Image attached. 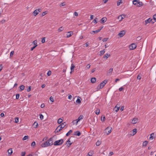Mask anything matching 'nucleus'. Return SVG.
Masks as SVG:
<instances>
[{
  "label": "nucleus",
  "instance_id": "obj_40",
  "mask_svg": "<svg viewBox=\"0 0 156 156\" xmlns=\"http://www.w3.org/2000/svg\"><path fill=\"white\" fill-rule=\"evenodd\" d=\"M101 144V142L100 141H98L96 143V145L97 146H99Z\"/></svg>",
  "mask_w": 156,
  "mask_h": 156
},
{
  "label": "nucleus",
  "instance_id": "obj_29",
  "mask_svg": "<svg viewBox=\"0 0 156 156\" xmlns=\"http://www.w3.org/2000/svg\"><path fill=\"white\" fill-rule=\"evenodd\" d=\"M61 130L59 128V127H57L56 129L55 130V133H58Z\"/></svg>",
  "mask_w": 156,
  "mask_h": 156
},
{
  "label": "nucleus",
  "instance_id": "obj_51",
  "mask_svg": "<svg viewBox=\"0 0 156 156\" xmlns=\"http://www.w3.org/2000/svg\"><path fill=\"white\" fill-rule=\"evenodd\" d=\"M26 152L25 151L22 152L21 153V155L22 156H24L25 155Z\"/></svg>",
  "mask_w": 156,
  "mask_h": 156
},
{
  "label": "nucleus",
  "instance_id": "obj_6",
  "mask_svg": "<svg viewBox=\"0 0 156 156\" xmlns=\"http://www.w3.org/2000/svg\"><path fill=\"white\" fill-rule=\"evenodd\" d=\"M41 9H36L33 12L34 15V16H36L39 13L41 12Z\"/></svg>",
  "mask_w": 156,
  "mask_h": 156
},
{
  "label": "nucleus",
  "instance_id": "obj_20",
  "mask_svg": "<svg viewBox=\"0 0 156 156\" xmlns=\"http://www.w3.org/2000/svg\"><path fill=\"white\" fill-rule=\"evenodd\" d=\"M101 30V29H99L97 30L92 31V32H90V33L91 34H92V32L94 33L95 34H96L97 33L100 32Z\"/></svg>",
  "mask_w": 156,
  "mask_h": 156
},
{
  "label": "nucleus",
  "instance_id": "obj_37",
  "mask_svg": "<svg viewBox=\"0 0 156 156\" xmlns=\"http://www.w3.org/2000/svg\"><path fill=\"white\" fill-rule=\"evenodd\" d=\"M105 116H102L101 117V120L102 122H104L105 120Z\"/></svg>",
  "mask_w": 156,
  "mask_h": 156
},
{
  "label": "nucleus",
  "instance_id": "obj_43",
  "mask_svg": "<svg viewBox=\"0 0 156 156\" xmlns=\"http://www.w3.org/2000/svg\"><path fill=\"white\" fill-rule=\"evenodd\" d=\"M50 100L52 102H53L54 101L53 98L52 96L50 97Z\"/></svg>",
  "mask_w": 156,
  "mask_h": 156
},
{
  "label": "nucleus",
  "instance_id": "obj_54",
  "mask_svg": "<svg viewBox=\"0 0 156 156\" xmlns=\"http://www.w3.org/2000/svg\"><path fill=\"white\" fill-rule=\"evenodd\" d=\"M14 53V52L13 51H11L10 53V56L11 57H12V56L13 55Z\"/></svg>",
  "mask_w": 156,
  "mask_h": 156
},
{
  "label": "nucleus",
  "instance_id": "obj_41",
  "mask_svg": "<svg viewBox=\"0 0 156 156\" xmlns=\"http://www.w3.org/2000/svg\"><path fill=\"white\" fill-rule=\"evenodd\" d=\"M51 71L50 70H49L48 71V72L47 73V75L48 76H49L51 75Z\"/></svg>",
  "mask_w": 156,
  "mask_h": 156
},
{
  "label": "nucleus",
  "instance_id": "obj_55",
  "mask_svg": "<svg viewBox=\"0 0 156 156\" xmlns=\"http://www.w3.org/2000/svg\"><path fill=\"white\" fill-rule=\"evenodd\" d=\"M108 39V38H104L102 41L103 42H106V41Z\"/></svg>",
  "mask_w": 156,
  "mask_h": 156
},
{
  "label": "nucleus",
  "instance_id": "obj_18",
  "mask_svg": "<svg viewBox=\"0 0 156 156\" xmlns=\"http://www.w3.org/2000/svg\"><path fill=\"white\" fill-rule=\"evenodd\" d=\"M137 129H134L132 130V134H131V136L134 135L136 133Z\"/></svg>",
  "mask_w": 156,
  "mask_h": 156
},
{
  "label": "nucleus",
  "instance_id": "obj_45",
  "mask_svg": "<svg viewBox=\"0 0 156 156\" xmlns=\"http://www.w3.org/2000/svg\"><path fill=\"white\" fill-rule=\"evenodd\" d=\"M45 38L44 37H43L41 40V42L42 43H44L45 42Z\"/></svg>",
  "mask_w": 156,
  "mask_h": 156
},
{
  "label": "nucleus",
  "instance_id": "obj_21",
  "mask_svg": "<svg viewBox=\"0 0 156 156\" xmlns=\"http://www.w3.org/2000/svg\"><path fill=\"white\" fill-rule=\"evenodd\" d=\"M34 128H37L38 126V123L37 122H35L33 124Z\"/></svg>",
  "mask_w": 156,
  "mask_h": 156
},
{
  "label": "nucleus",
  "instance_id": "obj_26",
  "mask_svg": "<svg viewBox=\"0 0 156 156\" xmlns=\"http://www.w3.org/2000/svg\"><path fill=\"white\" fill-rule=\"evenodd\" d=\"M113 69L112 68L110 69L108 71V74L110 75L111 74L112 72Z\"/></svg>",
  "mask_w": 156,
  "mask_h": 156
},
{
  "label": "nucleus",
  "instance_id": "obj_34",
  "mask_svg": "<svg viewBox=\"0 0 156 156\" xmlns=\"http://www.w3.org/2000/svg\"><path fill=\"white\" fill-rule=\"evenodd\" d=\"M62 121H63V120H62V119H61V118H59L58 120V124H60L61 123H62Z\"/></svg>",
  "mask_w": 156,
  "mask_h": 156
},
{
  "label": "nucleus",
  "instance_id": "obj_2",
  "mask_svg": "<svg viewBox=\"0 0 156 156\" xmlns=\"http://www.w3.org/2000/svg\"><path fill=\"white\" fill-rule=\"evenodd\" d=\"M63 139L55 141L54 143L55 146H58L61 145L63 143Z\"/></svg>",
  "mask_w": 156,
  "mask_h": 156
},
{
  "label": "nucleus",
  "instance_id": "obj_9",
  "mask_svg": "<svg viewBox=\"0 0 156 156\" xmlns=\"http://www.w3.org/2000/svg\"><path fill=\"white\" fill-rule=\"evenodd\" d=\"M73 34V32L72 31L68 32L67 33V37H70Z\"/></svg>",
  "mask_w": 156,
  "mask_h": 156
},
{
  "label": "nucleus",
  "instance_id": "obj_47",
  "mask_svg": "<svg viewBox=\"0 0 156 156\" xmlns=\"http://www.w3.org/2000/svg\"><path fill=\"white\" fill-rule=\"evenodd\" d=\"M19 97H20V94H16V99H19Z\"/></svg>",
  "mask_w": 156,
  "mask_h": 156
},
{
  "label": "nucleus",
  "instance_id": "obj_59",
  "mask_svg": "<svg viewBox=\"0 0 156 156\" xmlns=\"http://www.w3.org/2000/svg\"><path fill=\"white\" fill-rule=\"evenodd\" d=\"M5 22V20H3L0 21V22L2 24L4 23Z\"/></svg>",
  "mask_w": 156,
  "mask_h": 156
},
{
  "label": "nucleus",
  "instance_id": "obj_50",
  "mask_svg": "<svg viewBox=\"0 0 156 156\" xmlns=\"http://www.w3.org/2000/svg\"><path fill=\"white\" fill-rule=\"evenodd\" d=\"M19 122V118L16 117L15 119V122L16 123H18Z\"/></svg>",
  "mask_w": 156,
  "mask_h": 156
},
{
  "label": "nucleus",
  "instance_id": "obj_35",
  "mask_svg": "<svg viewBox=\"0 0 156 156\" xmlns=\"http://www.w3.org/2000/svg\"><path fill=\"white\" fill-rule=\"evenodd\" d=\"M76 121H77V119L74 120L73 121L72 123L73 124H75L76 125L78 122H76Z\"/></svg>",
  "mask_w": 156,
  "mask_h": 156
},
{
  "label": "nucleus",
  "instance_id": "obj_38",
  "mask_svg": "<svg viewBox=\"0 0 156 156\" xmlns=\"http://www.w3.org/2000/svg\"><path fill=\"white\" fill-rule=\"evenodd\" d=\"M138 6L140 7L143 5V3L142 2H138Z\"/></svg>",
  "mask_w": 156,
  "mask_h": 156
},
{
  "label": "nucleus",
  "instance_id": "obj_16",
  "mask_svg": "<svg viewBox=\"0 0 156 156\" xmlns=\"http://www.w3.org/2000/svg\"><path fill=\"white\" fill-rule=\"evenodd\" d=\"M8 155H11L12 153V148L9 149L8 151Z\"/></svg>",
  "mask_w": 156,
  "mask_h": 156
},
{
  "label": "nucleus",
  "instance_id": "obj_52",
  "mask_svg": "<svg viewBox=\"0 0 156 156\" xmlns=\"http://www.w3.org/2000/svg\"><path fill=\"white\" fill-rule=\"evenodd\" d=\"M28 136H25L23 138V140H26L28 139Z\"/></svg>",
  "mask_w": 156,
  "mask_h": 156
},
{
  "label": "nucleus",
  "instance_id": "obj_36",
  "mask_svg": "<svg viewBox=\"0 0 156 156\" xmlns=\"http://www.w3.org/2000/svg\"><path fill=\"white\" fill-rule=\"evenodd\" d=\"M76 102L78 104H80L81 102V101L80 99L79 98H78L76 101Z\"/></svg>",
  "mask_w": 156,
  "mask_h": 156
},
{
  "label": "nucleus",
  "instance_id": "obj_58",
  "mask_svg": "<svg viewBox=\"0 0 156 156\" xmlns=\"http://www.w3.org/2000/svg\"><path fill=\"white\" fill-rule=\"evenodd\" d=\"M74 15H75L76 16H78V13L76 12H74Z\"/></svg>",
  "mask_w": 156,
  "mask_h": 156
},
{
  "label": "nucleus",
  "instance_id": "obj_30",
  "mask_svg": "<svg viewBox=\"0 0 156 156\" xmlns=\"http://www.w3.org/2000/svg\"><path fill=\"white\" fill-rule=\"evenodd\" d=\"M72 130H70L66 134V135L67 136H69L70 134L72 133Z\"/></svg>",
  "mask_w": 156,
  "mask_h": 156
},
{
  "label": "nucleus",
  "instance_id": "obj_63",
  "mask_svg": "<svg viewBox=\"0 0 156 156\" xmlns=\"http://www.w3.org/2000/svg\"><path fill=\"white\" fill-rule=\"evenodd\" d=\"M37 46V45H35V46L32 48H31V51H33L34 50V49Z\"/></svg>",
  "mask_w": 156,
  "mask_h": 156
},
{
  "label": "nucleus",
  "instance_id": "obj_39",
  "mask_svg": "<svg viewBox=\"0 0 156 156\" xmlns=\"http://www.w3.org/2000/svg\"><path fill=\"white\" fill-rule=\"evenodd\" d=\"M153 19L154 20V22H156V14L154 15L153 17Z\"/></svg>",
  "mask_w": 156,
  "mask_h": 156
},
{
  "label": "nucleus",
  "instance_id": "obj_12",
  "mask_svg": "<svg viewBox=\"0 0 156 156\" xmlns=\"http://www.w3.org/2000/svg\"><path fill=\"white\" fill-rule=\"evenodd\" d=\"M138 119L137 118H134L132 120V123L135 124L138 121Z\"/></svg>",
  "mask_w": 156,
  "mask_h": 156
},
{
  "label": "nucleus",
  "instance_id": "obj_3",
  "mask_svg": "<svg viewBox=\"0 0 156 156\" xmlns=\"http://www.w3.org/2000/svg\"><path fill=\"white\" fill-rule=\"evenodd\" d=\"M107 82V80H104L102 82L100 83L98 87H98H99V89H102L105 86Z\"/></svg>",
  "mask_w": 156,
  "mask_h": 156
},
{
  "label": "nucleus",
  "instance_id": "obj_5",
  "mask_svg": "<svg viewBox=\"0 0 156 156\" xmlns=\"http://www.w3.org/2000/svg\"><path fill=\"white\" fill-rule=\"evenodd\" d=\"M137 47V45L136 44L132 43L129 45V50H133L135 49Z\"/></svg>",
  "mask_w": 156,
  "mask_h": 156
},
{
  "label": "nucleus",
  "instance_id": "obj_1",
  "mask_svg": "<svg viewBox=\"0 0 156 156\" xmlns=\"http://www.w3.org/2000/svg\"><path fill=\"white\" fill-rule=\"evenodd\" d=\"M52 138H50L48 140L42 144L41 146L42 147H45L51 146L53 144Z\"/></svg>",
  "mask_w": 156,
  "mask_h": 156
},
{
  "label": "nucleus",
  "instance_id": "obj_14",
  "mask_svg": "<svg viewBox=\"0 0 156 156\" xmlns=\"http://www.w3.org/2000/svg\"><path fill=\"white\" fill-rule=\"evenodd\" d=\"M74 135L78 136H80L81 135V133L79 131H76L74 133Z\"/></svg>",
  "mask_w": 156,
  "mask_h": 156
},
{
  "label": "nucleus",
  "instance_id": "obj_10",
  "mask_svg": "<svg viewBox=\"0 0 156 156\" xmlns=\"http://www.w3.org/2000/svg\"><path fill=\"white\" fill-rule=\"evenodd\" d=\"M65 122L62 123L59 125L58 127H59V128L61 130L65 126Z\"/></svg>",
  "mask_w": 156,
  "mask_h": 156
},
{
  "label": "nucleus",
  "instance_id": "obj_57",
  "mask_svg": "<svg viewBox=\"0 0 156 156\" xmlns=\"http://www.w3.org/2000/svg\"><path fill=\"white\" fill-rule=\"evenodd\" d=\"M31 87L30 86L29 87V88L27 89V91L28 92H30L31 90Z\"/></svg>",
  "mask_w": 156,
  "mask_h": 156
},
{
  "label": "nucleus",
  "instance_id": "obj_27",
  "mask_svg": "<svg viewBox=\"0 0 156 156\" xmlns=\"http://www.w3.org/2000/svg\"><path fill=\"white\" fill-rule=\"evenodd\" d=\"M119 107L116 106L114 108V110H115V111L117 112L119 110Z\"/></svg>",
  "mask_w": 156,
  "mask_h": 156
},
{
  "label": "nucleus",
  "instance_id": "obj_56",
  "mask_svg": "<svg viewBox=\"0 0 156 156\" xmlns=\"http://www.w3.org/2000/svg\"><path fill=\"white\" fill-rule=\"evenodd\" d=\"M67 142L68 143V144H69V145L68 147H69L72 144V143H70V141L69 140L67 141Z\"/></svg>",
  "mask_w": 156,
  "mask_h": 156
},
{
  "label": "nucleus",
  "instance_id": "obj_31",
  "mask_svg": "<svg viewBox=\"0 0 156 156\" xmlns=\"http://www.w3.org/2000/svg\"><path fill=\"white\" fill-rule=\"evenodd\" d=\"M25 87L23 85H21L20 86V89L21 91H22L24 89Z\"/></svg>",
  "mask_w": 156,
  "mask_h": 156
},
{
  "label": "nucleus",
  "instance_id": "obj_44",
  "mask_svg": "<svg viewBox=\"0 0 156 156\" xmlns=\"http://www.w3.org/2000/svg\"><path fill=\"white\" fill-rule=\"evenodd\" d=\"M66 5V3L65 2H62L61 3L60 5V6H63L65 5Z\"/></svg>",
  "mask_w": 156,
  "mask_h": 156
},
{
  "label": "nucleus",
  "instance_id": "obj_13",
  "mask_svg": "<svg viewBox=\"0 0 156 156\" xmlns=\"http://www.w3.org/2000/svg\"><path fill=\"white\" fill-rule=\"evenodd\" d=\"M107 19L106 17H103L101 20V23H105L107 21Z\"/></svg>",
  "mask_w": 156,
  "mask_h": 156
},
{
  "label": "nucleus",
  "instance_id": "obj_4",
  "mask_svg": "<svg viewBox=\"0 0 156 156\" xmlns=\"http://www.w3.org/2000/svg\"><path fill=\"white\" fill-rule=\"evenodd\" d=\"M112 129V128L111 127H108L105 129V132L108 135L111 132Z\"/></svg>",
  "mask_w": 156,
  "mask_h": 156
},
{
  "label": "nucleus",
  "instance_id": "obj_60",
  "mask_svg": "<svg viewBox=\"0 0 156 156\" xmlns=\"http://www.w3.org/2000/svg\"><path fill=\"white\" fill-rule=\"evenodd\" d=\"M33 43L34 45H37V41L36 40L34 41L33 42Z\"/></svg>",
  "mask_w": 156,
  "mask_h": 156
},
{
  "label": "nucleus",
  "instance_id": "obj_19",
  "mask_svg": "<svg viewBox=\"0 0 156 156\" xmlns=\"http://www.w3.org/2000/svg\"><path fill=\"white\" fill-rule=\"evenodd\" d=\"M154 133H152L151 134L150 137L149 138V140H152L153 138H154L155 137L154 136Z\"/></svg>",
  "mask_w": 156,
  "mask_h": 156
},
{
  "label": "nucleus",
  "instance_id": "obj_53",
  "mask_svg": "<svg viewBox=\"0 0 156 156\" xmlns=\"http://www.w3.org/2000/svg\"><path fill=\"white\" fill-rule=\"evenodd\" d=\"M47 13L46 11H44L42 13V16H43L45 15Z\"/></svg>",
  "mask_w": 156,
  "mask_h": 156
},
{
  "label": "nucleus",
  "instance_id": "obj_33",
  "mask_svg": "<svg viewBox=\"0 0 156 156\" xmlns=\"http://www.w3.org/2000/svg\"><path fill=\"white\" fill-rule=\"evenodd\" d=\"M138 1L137 0H133V4L134 5H136L138 3Z\"/></svg>",
  "mask_w": 156,
  "mask_h": 156
},
{
  "label": "nucleus",
  "instance_id": "obj_15",
  "mask_svg": "<svg viewBox=\"0 0 156 156\" xmlns=\"http://www.w3.org/2000/svg\"><path fill=\"white\" fill-rule=\"evenodd\" d=\"M84 118V116L83 115H80L77 119V121L79 122L81 120L83 119Z\"/></svg>",
  "mask_w": 156,
  "mask_h": 156
},
{
  "label": "nucleus",
  "instance_id": "obj_32",
  "mask_svg": "<svg viewBox=\"0 0 156 156\" xmlns=\"http://www.w3.org/2000/svg\"><path fill=\"white\" fill-rule=\"evenodd\" d=\"M100 113V110L99 109H97L95 111V113L97 115H98Z\"/></svg>",
  "mask_w": 156,
  "mask_h": 156
},
{
  "label": "nucleus",
  "instance_id": "obj_24",
  "mask_svg": "<svg viewBox=\"0 0 156 156\" xmlns=\"http://www.w3.org/2000/svg\"><path fill=\"white\" fill-rule=\"evenodd\" d=\"M93 151H90L88 152L87 156H92L93 154Z\"/></svg>",
  "mask_w": 156,
  "mask_h": 156
},
{
  "label": "nucleus",
  "instance_id": "obj_11",
  "mask_svg": "<svg viewBox=\"0 0 156 156\" xmlns=\"http://www.w3.org/2000/svg\"><path fill=\"white\" fill-rule=\"evenodd\" d=\"M125 15L122 14L121 15L119 16L118 17V19H120L119 20V21H121L125 17Z\"/></svg>",
  "mask_w": 156,
  "mask_h": 156
},
{
  "label": "nucleus",
  "instance_id": "obj_42",
  "mask_svg": "<svg viewBox=\"0 0 156 156\" xmlns=\"http://www.w3.org/2000/svg\"><path fill=\"white\" fill-rule=\"evenodd\" d=\"M98 20V19L97 18H95V19L94 20H93V22L94 23V24H96L97 23V21Z\"/></svg>",
  "mask_w": 156,
  "mask_h": 156
},
{
  "label": "nucleus",
  "instance_id": "obj_17",
  "mask_svg": "<svg viewBox=\"0 0 156 156\" xmlns=\"http://www.w3.org/2000/svg\"><path fill=\"white\" fill-rule=\"evenodd\" d=\"M75 67V66L73 65V64L72 63L71 65V66L70 67V69L71 70V72H70V73H71L72 72H73L74 71V68Z\"/></svg>",
  "mask_w": 156,
  "mask_h": 156
},
{
  "label": "nucleus",
  "instance_id": "obj_64",
  "mask_svg": "<svg viewBox=\"0 0 156 156\" xmlns=\"http://www.w3.org/2000/svg\"><path fill=\"white\" fill-rule=\"evenodd\" d=\"M72 97V96L70 94L68 96V99L70 100L71 99Z\"/></svg>",
  "mask_w": 156,
  "mask_h": 156
},
{
  "label": "nucleus",
  "instance_id": "obj_25",
  "mask_svg": "<svg viewBox=\"0 0 156 156\" xmlns=\"http://www.w3.org/2000/svg\"><path fill=\"white\" fill-rule=\"evenodd\" d=\"M110 56V54H105L103 57V58L106 59H107Z\"/></svg>",
  "mask_w": 156,
  "mask_h": 156
},
{
  "label": "nucleus",
  "instance_id": "obj_28",
  "mask_svg": "<svg viewBox=\"0 0 156 156\" xmlns=\"http://www.w3.org/2000/svg\"><path fill=\"white\" fill-rule=\"evenodd\" d=\"M63 27H61L58 29V32H60L61 31H62L63 30Z\"/></svg>",
  "mask_w": 156,
  "mask_h": 156
},
{
  "label": "nucleus",
  "instance_id": "obj_61",
  "mask_svg": "<svg viewBox=\"0 0 156 156\" xmlns=\"http://www.w3.org/2000/svg\"><path fill=\"white\" fill-rule=\"evenodd\" d=\"M113 152L112 151L110 152L109 153V156H112L113 154Z\"/></svg>",
  "mask_w": 156,
  "mask_h": 156
},
{
  "label": "nucleus",
  "instance_id": "obj_23",
  "mask_svg": "<svg viewBox=\"0 0 156 156\" xmlns=\"http://www.w3.org/2000/svg\"><path fill=\"white\" fill-rule=\"evenodd\" d=\"M148 142L147 141H144L143 143V146L146 147L147 145Z\"/></svg>",
  "mask_w": 156,
  "mask_h": 156
},
{
  "label": "nucleus",
  "instance_id": "obj_46",
  "mask_svg": "<svg viewBox=\"0 0 156 156\" xmlns=\"http://www.w3.org/2000/svg\"><path fill=\"white\" fill-rule=\"evenodd\" d=\"M105 52V49L103 50L100 51L101 55H103Z\"/></svg>",
  "mask_w": 156,
  "mask_h": 156
},
{
  "label": "nucleus",
  "instance_id": "obj_62",
  "mask_svg": "<svg viewBox=\"0 0 156 156\" xmlns=\"http://www.w3.org/2000/svg\"><path fill=\"white\" fill-rule=\"evenodd\" d=\"M124 89V88L122 87H121L119 88V90L120 91H121L122 90Z\"/></svg>",
  "mask_w": 156,
  "mask_h": 156
},
{
  "label": "nucleus",
  "instance_id": "obj_48",
  "mask_svg": "<svg viewBox=\"0 0 156 156\" xmlns=\"http://www.w3.org/2000/svg\"><path fill=\"white\" fill-rule=\"evenodd\" d=\"M39 116H40V118L41 120H42L43 119L44 116L42 114H40Z\"/></svg>",
  "mask_w": 156,
  "mask_h": 156
},
{
  "label": "nucleus",
  "instance_id": "obj_8",
  "mask_svg": "<svg viewBox=\"0 0 156 156\" xmlns=\"http://www.w3.org/2000/svg\"><path fill=\"white\" fill-rule=\"evenodd\" d=\"M153 19L151 18H149L148 19L146 20L145 21V25H146L148 23H149L151 22L153 23L154 22H153L152 21Z\"/></svg>",
  "mask_w": 156,
  "mask_h": 156
},
{
  "label": "nucleus",
  "instance_id": "obj_49",
  "mask_svg": "<svg viewBox=\"0 0 156 156\" xmlns=\"http://www.w3.org/2000/svg\"><path fill=\"white\" fill-rule=\"evenodd\" d=\"M35 144H36V143H35V141H33V142L31 144V146H34L35 145Z\"/></svg>",
  "mask_w": 156,
  "mask_h": 156
},
{
  "label": "nucleus",
  "instance_id": "obj_7",
  "mask_svg": "<svg viewBox=\"0 0 156 156\" xmlns=\"http://www.w3.org/2000/svg\"><path fill=\"white\" fill-rule=\"evenodd\" d=\"M126 31L125 30H122L119 33L118 35L120 36V37H123L125 34Z\"/></svg>",
  "mask_w": 156,
  "mask_h": 156
},
{
  "label": "nucleus",
  "instance_id": "obj_22",
  "mask_svg": "<svg viewBox=\"0 0 156 156\" xmlns=\"http://www.w3.org/2000/svg\"><path fill=\"white\" fill-rule=\"evenodd\" d=\"M96 79L95 78L93 77L91 79V82L92 83H94L96 81Z\"/></svg>",
  "mask_w": 156,
  "mask_h": 156
}]
</instances>
